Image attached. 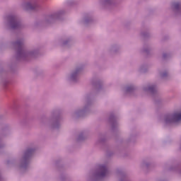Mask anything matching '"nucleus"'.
Returning <instances> with one entry per match:
<instances>
[{
  "label": "nucleus",
  "mask_w": 181,
  "mask_h": 181,
  "mask_svg": "<svg viewBox=\"0 0 181 181\" xmlns=\"http://www.w3.org/2000/svg\"><path fill=\"white\" fill-rule=\"evenodd\" d=\"M100 176L104 177L107 175V173H108V170H107V167L105 165H100Z\"/></svg>",
  "instance_id": "obj_2"
},
{
  "label": "nucleus",
  "mask_w": 181,
  "mask_h": 181,
  "mask_svg": "<svg viewBox=\"0 0 181 181\" xmlns=\"http://www.w3.org/2000/svg\"><path fill=\"white\" fill-rule=\"evenodd\" d=\"M167 122H179L181 121V112H175L173 115H168L165 118Z\"/></svg>",
  "instance_id": "obj_1"
},
{
  "label": "nucleus",
  "mask_w": 181,
  "mask_h": 181,
  "mask_svg": "<svg viewBox=\"0 0 181 181\" xmlns=\"http://www.w3.org/2000/svg\"><path fill=\"white\" fill-rule=\"evenodd\" d=\"M30 152H32V150H28V151H27V153H30Z\"/></svg>",
  "instance_id": "obj_5"
},
{
  "label": "nucleus",
  "mask_w": 181,
  "mask_h": 181,
  "mask_svg": "<svg viewBox=\"0 0 181 181\" xmlns=\"http://www.w3.org/2000/svg\"><path fill=\"white\" fill-rule=\"evenodd\" d=\"M177 6H179V4L177 3L175 4V8H177Z\"/></svg>",
  "instance_id": "obj_4"
},
{
  "label": "nucleus",
  "mask_w": 181,
  "mask_h": 181,
  "mask_svg": "<svg viewBox=\"0 0 181 181\" xmlns=\"http://www.w3.org/2000/svg\"><path fill=\"white\" fill-rule=\"evenodd\" d=\"M28 8H29L30 9H33V7L32 6V4H28Z\"/></svg>",
  "instance_id": "obj_3"
}]
</instances>
